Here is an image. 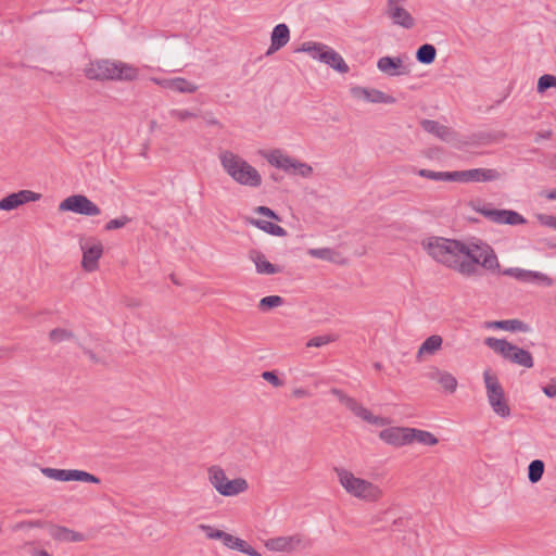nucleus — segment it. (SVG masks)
Here are the masks:
<instances>
[{"mask_svg":"<svg viewBox=\"0 0 556 556\" xmlns=\"http://www.w3.org/2000/svg\"><path fill=\"white\" fill-rule=\"evenodd\" d=\"M422 245L433 260L464 276L478 275L479 266L491 273H500L498 258L488 243L467 245L458 240L434 237Z\"/></svg>","mask_w":556,"mask_h":556,"instance_id":"1","label":"nucleus"},{"mask_svg":"<svg viewBox=\"0 0 556 556\" xmlns=\"http://www.w3.org/2000/svg\"><path fill=\"white\" fill-rule=\"evenodd\" d=\"M218 157L223 169L237 184L252 188L262 185V176L257 169L238 154L229 150H223Z\"/></svg>","mask_w":556,"mask_h":556,"instance_id":"2","label":"nucleus"},{"mask_svg":"<svg viewBox=\"0 0 556 556\" xmlns=\"http://www.w3.org/2000/svg\"><path fill=\"white\" fill-rule=\"evenodd\" d=\"M85 75L91 80H134L138 70L121 61L101 59L91 61L85 68Z\"/></svg>","mask_w":556,"mask_h":556,"instance_id":"3","label":"nucleus"},{"mask_svg":"<svg viewBox=\"0 0 556 556\" xmlns=\"http://www.w3.org/2000/svg\"><path fill=\"white\" fill-rule=\"evenodd\" d=\"M334 471L341 486L350 495L365 502H378L382 497V490L370 481L357 478L344 468H334Z\"/></svg>","mask_w":556,"mask_h":556,"instance_id":"4","label":"nucleus"},{"mask_svg":"<svg viewBox=\"0 0 556 556\" xmlns=\"http://www.w3.org/2000/svg\"><path fill=\"white\" fill-rule=\"evenodd\" d=\"M484 344L500 354L503 358L522 366L525 368H532L534 365L532 354L521 349L505 339H497L494 337H488L484 340Z\"/></svg>","mask_w":556,"mask_h":556,"instance_id":"5","label":"nucleus"},{"mask_svg":"<svg viewBox=\"0 0 556 556\" xmlns=\"http://www.w3.org/2000/svg\"><path fill=\"white\" fill-rule=\"evenodd\" d=\"M296 51L309 53L313 59L329 65L341 74H345L350 71V67L343 58L337 51L324 43L307 41L304 42Z\"/></svg>","mask_w":556,"mask_h":556,"instance_id":"6","label":"nucleus"},{"mask_svg":"<svg viewBox=\"0 0 556 556\" xmlns=\"http://www.w3.org/2000/svg\"><path fill=\"white\" fill-rule=\"evenodd\" d=\"M483 380L486 396L492 410L502 418L510 416V407L505 397V392L495 374L490 369L484 370Z\"/></svg>","mask_w":556,"mask_h":556,"instance_id":"7","label":"nucleus"},{"mask_svg":"<svg viewBox=\"0 0 556 556\" xmlns=\"http://www.w3.org/2000/svg\"><path fill=\"white\" fill-rule=\"evenodd\" d=\"M468 205L473 211L495 224L516 226L527 223L526 218L521 214L513 210L492 208L489 205H482L479 200L470 201Z\"/></svg>","mask_w":556,"mask_h":556,"instance_id":"8","label":"nucleus"},{"mask_svg":"<svg viewBox=\"0 0 556 556\" xmlns=\"http://www.w3.org/2000/svg\"><path fill=\"white\" fill-rule=\"evenodd\" d=\"M330 392L336 395L339 402L343 404L350 412H352L356 417L363 419L364 421L378 427L389 424L387 418L375 416L368 408L364 407L354 397L345 394L342 390L333 388Z\"/></svg>","mask_w":556,"mask_h":556,"instance_id":"9","label":"nucleus"},{"mask_svg":"<svg viewBox=\"0 0 556 556\" xmlns=\"http://www.w3.org/2000/svg\"><path fill=\"white\" fill-rule=\"evenodd\" d=\"M267 161L273 166L283 169L287 173L308 177L313 173L311 165L302 163L293 157L283 154L280 150H274L267 155Z\"/></svg>","mask_w":556,"mask_h":556,"instance_id":"10","label":"nucleus"},{"mask_svg":"<svg viewBox=\"0 0 556 556\" xmlns=\"http://www.w3.org/2000/svg\"><path fill=\"white\" fill-rule=\"evenodd\" d=\"M59 211L73 212L85 216H97L101 213L100 207L84 194L67 197L60 203Z\"/></svg>","mask_w":556,"mask_h":556,"instance_id":"11","label":"nucleus"},{"mask_svg":"<svg viewBox=\"0 0 556 556\" xmlns=\"http://www.w3.org/2000/svg\"><path fill=\"white\" fill-rule=\"evenodd\" d=\"M79 244L83 251V269L87 273L97 270L99 268V260L103 254V244L94 238L85 241L80 240Z\"/></svg>","mask_w":556,"mask_h":556,"instance_id":"12","label":"nucleus"},{"mask_svg":"<svg viewBox=\"0 0 556 556\" xmlns=\"http://www.w3.org/2000/svg\"><path fill=\"white\" fill-rule=\"evenodd\" d=\"M41 472L47 478L58 481H80L88 483H100V479L87 471L78 469H56V468H41Z\"/></svg>","mask_w":556,"mask_h":556,"instance_id":"13","label":"nucleus"},{"mask_svg":"<svg viewBox=\"0 0 556 556\" xmlns=\"http://www.w3.org/2000/svg\"><path fill=\"white\" fill-rule=\"evenodd\" d=\"M350 92L354 99L368 103L394 104L396 102V99L393 96L375 88L354 86L350 89Z\"/></svg>","mask_w":556,"mask_h":556,"instance_id":"14","label":"nucleus"},{"mask_svg":"<svg viewBox=\"0 0 556 556\" xmlns=\"http://www.w3.org/2000/svg\"><path fill=\"white\" fill-rule=\"evenodd\" d=\"M501 177L498 170L493 168H472L467 170H455L454 181H493Z\"/></svg>","mask_w":556,"mask_h":556,"instance_id":"15","label":"nucleus"},{"mask_svg":"<svg viewBox=\"0 0 556 556\" xmlns=\"http://www.w3.org/2000/svg\"><path fill=\"white\" fill-rule=\"evenodd\" d=\"M266 547L274 552H293L298 548H305L308 543L300 534L290 536H278L269 539L266 542Z\"/></svg>","mask_w":556,"mask_h":556,"instance_id":"16","label":"nucleus"},{"mask_svg":"<svg viewBox=\"0 0 556 556\" xmlns=\"http://www.w3.org/2000/svg\"><path fill=\"white\" fill-rule=\"evenodd\" d=\"M41 194L31 190H21L18 192L10 193L0 200V211H12L18 206L40 200Z\"/></svg>","mask_w":556,"mask_h":556,"instance_id":"17","label":"nucleus"},{"mask_svg":"<svg viewBox=\"0 0 556 556\" xmlns=\"http://www.w3.org/2000/svg\"><path fill=\"white\" fill-rule=\"evenodd\" d=\"M410 428L390 427L379 432V438L394 447H401L410 444Z\"/></svg>","mask_w":556,"mask_h":556,"instance_id":"18","label":"nucleus"},{"mask_svg":"<svg viewBox=\"0 0 556 556\" xmlns=\"http://www.w3.org/2000/svg\"><path fill=\"white\" fill-rule=\"evenodd\" d=\"M502 275L514 277L517 280L523 282L538 281L539 283L547 287H551L554 283V280L543 273L526 270L521 268H506L502 271Z\"/></svg>","mask_w":556,"mask_h":556,"instance_id":"19","label":"nucleus"},{"mask_svg":"<svg viewBox=\"0 0 556 556\" xmlns=\"http://www.w3.org/2000/svg\"><path fill=\"white\" fill-rule=\"evenodd\" d=\"M384 13L394 25L401 26L405 29H410L415 26V18L402 5L393 4L392 2L387 3Z\"/></svg>","mask_w":556,"mask_h":556,"instance_id":"20","label":"nucleus"},{"mask_svg":"<svg viewBox=\"0 0 556 556\" xmlns=\"http://www.w3.org/2000/svg\"><path fill=\"white\" fill-rule=\"evenodd\" d=\"M377 67L384 74L390 76H400L408 74L403 65L401 58L382 56L377 62Z\"/></svg>","mask_w":556,"mask_h":556,"instance_id":"21","label":"nucleus"},{"mask_svg":"<svg viewBox=\"0 0 556 556\" xmlns=\"http://www.w3.org/2000/svg\"><path fill=\"white\" fill-rule=\"evenodd\" d=\"M421 127L425 131L435 135L438 138L445 142H451L456 137V134L452 128L442 125L437 121L424 119L421 122Z\"/></svg>","mask_w":556,"mask_h":556,"instance_id":"22","label":"nucleus"},{"mask_svg":"<svg viewBox=\"0 0 556 556\" xmlns=\"http://www.w3.org/2000/svg\"><path fill=\"white\" fill-rule=\"evenodd\" d=\"M290 39V30L286 24H278L274 27L270 36V46L267 55L280 50Z\"/></svg>","mask_w":556,"mask_h":556,"instance_id":"23","label":"nucleus"},{"mask_svg":"<svg viewBox=\"0 0 556 556\" xmlns=\"http://www.w3.org/2000/svg\"><path fill=\"white\" fill-rule=\"evenodd\" d=\"M484 328L486 329H502L511 332H528L530 327L528 324L520 319L494 320L485 321Z\"/></svg>","mask_w":556,"mask_h":556,"instance_id":"24","label":"nucleus"},{"mask_svg":"<svg viewBox=\"0 0 556 556\" xmlns=\"http://www.w3.org/2000/svg\"><path fill=\"white\" fill-rule=\"evenodd\" d=\"M250 258L254 262L258 274L274 275L281 271V268L268 262L265 255L256 250L250 252Z\"/></svg>","mask_w":556,"mask_h":556,"instance_id":"25","label":"nucleus"},{"mask_svg":"<svg viewBox=\"0 0 556 556\" xmlns=\"http://www.w3.org/2000/svg\"><path fill=\"white\" fill-rule=\"evenodd\" d=\"M50 534L54 540L63 542H81L85 540L84 534L65 527H53Z\"/></svg>","mask_w":556,"mask_h":556,"instance_id":"26","label":"nucleus"},{"mask_svg":"<svg viewBox=\"0 0 556 556\" xmlns=\"http://www.w3.org/2000/svg\"><path fill=\"white\" fill-rule=\"evenodd\" d=\"M442 343V337L439 334H432L428 337L419 346L417 357H421L422 355H433L441 349Z\"/></svg>","mask_w":556,"mask_h":556,"instance_id":"27","label":"nucleus"},{"mask_svg":"<svg viewBox=\"0 0 556 556\" xmlns=\"http://www.w3.org/2000/svg\"><path fill=\"white\" fill-rule=\"evenodd\" d=\"M249 489L248 481L243 478H236L233 480H227V482L223 485L222 495L224 496H235L240 493L245 492Z\"/></svg>","mask_w":556,"mask_h":556,"instance_id":"28","label":"nucleus"},{"mask_svg":"<svg viewBox=\"0 0 556 556\" xmlns=\"http://www.w3.org/2000/svg\"><path fill=\"white\" fill-rule=\"evenodd\" d=\"M437 56V49L431 43L421 45L416 51V60L421 63L429 65L434 62Z\"/></svg>","mask_w":556,"mask_h":556,"instance_id":"29","label":"nucleus"},{"mask_svg":"<svg viewBox=\"0 0 556 556\" xmlns=\"http://www.w3.org/2000/svg\"><path fill=\"white\" fill-rule=\"evenodd\" d=\"M410 444L418 442L424 445L433 446L438 444V439L429 431L410 428Z\"/></svg>","mask_w":556,"mask_h":556,"instance_id":"30","label":"nucleus"},{"mask_svg":"<svg viewBox=\"0 0 556 556\" xmlns=\"http://www.w3.org/2000/svg\"><path fill=\"white\" fill-rule=\"evenodd\" d=\"M208 480L220 494L223 491V485L227 482L228 478L226 477L223 468L219 466H212L208 468Z\"/></svg>","mask_w":556,"mask_h":556,"instance_id":"31","label":"nucleus"},{"mask_svg":"<svg viewBox=\"0 0 556 556\" xmlns=\"http://www.w3.org/2000/svg\"><path fill=\"white\" fill-rule=\"evenodd\" d=\"M251 224L269 235L277 236V237L287 236V231L285 228H282L281 226L277 225V224H274L271 222L263 220V219H251Z\"/></svg>","mask_w":556,"mask_h":556,"instance_id":"32","label":"nucleus"},{"mask_svg":"<svg viewBox=\"0 0 556 556\" xmlns=\"http://www.w3.org/2000/svg\"><path fill=\"white\" fill-rule=\"evenodd\" d=\"M418 175L420 177L437 180V181H454V172H434L431 169H419Z\"/></svg>","mask_w":556,"mask_h":556,"instance_id":"33","label":"nucleus"},{"mask_svg":"<svg viewBox=\"0 0 556 556\" xmlns=\"http://www.w3.org/2000/svg\"><path fill=\"white\" fill-rule=\"evenodd\" d=\"M545 465L541 459H534L528 467V479L531 483L539 482L544 473Z\"/></svg>","mask_w":556,"mask_h":556,"instance_id":"34","label":"nucleus"},{"mask_svg":"<svg viewBox=\"0 0 556 556\" xmlns=\"http://www.w3.org/2000/svg\"><path fill=\"white\" fill-rule=\"evenodd\" d=\"M198 528L205 533L207 539L220 540L223 544L226 545L229 533L215 529L214 527L204 523L199 525Z\"/></svg>","mask_w":556,"mask_h":556,"instance_id":"35","label":"nucleus"},{"mask_svg":"<svg viewBox=\"0 0 556 556\" xmlns=\"http://www.w3.org/2000/svg\"><path fill=\"white\" fill-rule=\"evenodd\" d=\"M172 90L181 92V93H193L198 90V86L188 81L182 77L173 78Z\"/></svg>","mask_w":556,"mask_h":556,"instance_id":"36","label":"nucleus"},{"mask_svg":"<svg viewBox=\"0 0 556 556\" xmlns=\"http://www.w3.org/2000/svg\"><path fill=\"white\" fill-rule=\"evenodd\" d=\"M285 300L279 295H268L258 302V308L261 311H268L282 305Z\"/></svg>","mask_w":556,"mask_h":556,"instance_id":"37","label":"nucleus"},{"mask_svg":"<svg viewBox=\"0 0 556 556\" xmlns=\"http://www.w3.org/2000/svg\"><path fill=\"white\" fill-rule=\"evenodd\" d=\"M338 340V336L337 334H332V333H329V334H324V336H317V337H313L312 339H309L307 342H306V346L307 348H320V346H324L328 343H332L334 341Z\"/></svg>","mask_w":556,"mask_h":556,"instance_id":"38","label":"nucleus"},{"mask_svg":"<svg viewBox=\"0 0 556 556\" xmlns=\"http://www.w3.org/2000/svg\"><path fill=\"white\" fill-rule=\"evenodd\" d=\"M75 336L72 331L63 328L52 329L49 333V339L53 343H60L73 339Z\"/></svg>","mask_w":556,"mask_h":556,"instance_id":"39","label":"nucleus"},{"mask_svg":"<svg viewBox=\"0 0 556 556\" xmlns=\"http://www.w3.org/2000/svg\"><path fill=\"white\" fill-rule=\"evenodd\" d=\"M552 87L556 88V76L545 74L539 78L536 87L538 92L543 93Z\"/></svg>","mask_w":556,"mask_h":556,"instance_id":"40","label":"nucleus"},{"mask_svg":"<svg viewBox=\"0 0 556 556\" xmlns=\"http://www.w3.org/2000/svg\"><path fill=\"white\" fill-rule=\"evenodd\" d=\"M439 383L445 391L451 392V393L455 392V390L457 388L456 378L447 371H445L444 375L442 377H440Z\"/></svg>","mask_w":556,"mask_h":556,"instance_id":"41","label":"nucleus"},{"mask_svg":"<svg viewBox=\"0 0 556 556\" xmlns=\"http://www.w3.org/2000/svg\"><path fill=\"white\" fill-rule=\"evenodd\" d=\"M130 222V218L126 215H123L118 218L111 219L104 226L106 231L115 230L125 227Z\"/></svg>","mask_w":556,"mask_h":556,"instance_id":"42","label":"nucleus"},{"mask_svg":"<svg viewBox=\"0 0 556 556\" xmlns=\"http://www.w3.org/2000/svg\"><path fill=\"white\" fill-rule=\"evenodd\" d=\"M248 543L244 540L229 534L225 546L231 549H237L242 553V549H245Z\"/></svg>","mask_w":556,"mask_h":556,"instance_id":"43","label":"nucleus"},{"mask_svg":"<svg viewBox=\"0 0 556 556\" xmlns=\"http://www.w3.org/2000/svg\"><path fill=\"white\" fill-rule=\"evenodd\" d=\"M169 115L180 122H185L190 118H195L198 115L189 110H170Z\"/></svg>","mask_w":556,"mask_h":556,"instance_id":"44","label":"nucleus"},{"mask_svg":"<svg viewBox=\"0 0 556 556\" xmlns=\"http://www.w3.org/2000/svg\"><path fill=\"white\" fill-rule=\"evenodd\" d=\"M308 254L314 257L321 258V260H331L332 251L328 248L309 249Z\"/></svg>","mask_w":556,"mask_h":556,"instance_id":"45","label":"nucleus"},{"mask_svg":"<svg viewBox=\"0 0 556 556\" xmlns=\"http://www.w3.org/2000/svg\"><path fill=\"white\" fill-rule=\"evenodd\" d=\"M262 378L276 388L282 387L283 381L276 375L275 371H264Z\"/></svg>","mask_w":556,"mask_h":556,"instance_id":"46","label":"nucleus"},{"mask_svg":"<svg viewBox=\"0 0 556 556\" xmlns=\"http://www.w3.org/2000/svg\"><path fill=\"white\" fill-rule=\"evenodd\" d=\"M255 212L261 214V215H264L266 217H269L271 219H275V220H280V217L269 207L267 206H257L255 208Z\"/></svg>","mask_w":556,"mask_h":556,"instance_id":"47","label":"nucleus"},{"mask_svg":"<svg viewBox=\"0 0 556 556\" xmlns=\"http://www.w3.org/2000/svg\"><path fill=\"white\" fill-rule=\"evenodd\" d=\"M544 394L548 397L556 396V378H552L549 382L542 388Z\"/></svg>","mask_w":556,"mask_h":556,"instance_id":"48","label":"nucleus"},{"mask_svg":"<svg viewBox=\"0 0 556 556\" xmlns=\"http://www.w3.org/2000/svg\"><path fill=\"white\" fill-rule=\"evenodd\" d=\"M538 218L542 225L556 228V217L552 215L541 214L538 216Z\"/></svg>","mask_w":556,"mask_h":556,"instance_id":"49","label":"nucleus"},{"mask_svg":"<svg viewBox=\"0 0 556 556\" xmlns=\"http://www.w3.org/2000/svg\"><path fill=\"white\" fill-rule=\"evenodd\" d=\"M151 80L161 86L162 88H165V89H170L172 90V84H173V78H169V79H161V78H151Z\"/></svg>","mask_w":556,"mask_h":556,"instance_id":"50","label":"nucleus"},{"mask_svg":"<svg viewBox=\"0 0 556 556\" xmlns=\"http://www.w3.org/2000/svg\"><path fill=\"white\" fill-rule=\"evenodd\" d=\"M444 372L445 371L440 370L439 368H433L431 371H429L428 377L431 380H435L437 382H439L440 377H442Z\"/></svg>","mask_w":556,"mask_h":556,"instance_id":"51","label":"nucleus"},{"mask_svg":"<svg viewBox=\"0 0 556 556\" xmlns=\"http://www.w3.org/2000/svg\"><path fill=\"white\" fill-rule=\"evenodd\" d=\"M292 395L296 399L309 396V392L302 388H296L292 391Z\"/></svg>","mask_w":556,"mask_h":556,"instance_id":"52","label":"nucleus"},{"mask_svg":"<svg viewBox=\"0 0 556 556\" xmlns=\"http://www.w3.org/2000/svg\"><path fill=\"white\" fill-rule=\"evenodd\" d=\"M242 553L249 555V556H262L261 553H258L256 549H254L251 545H247L245 549H242Z\"/></svg>","mask_w":556,"mask_h":556,"instance_id":"53","label":"nucleus"},{"mask_svg":"<svg viewBox=\"0 0 556 556\" xmlns=\"http://www.w3.org/2000/svg\"><path fill=\"white\" fill-rule=\"evenodd\" d=\"M551 137H552V131L551 130H547V131H544V132H539L538 136H536L535 141H539L540 138L548 139Z\"/></svg>","mask_w":556,"mask_h":556,"instance_id":"54","label":"nucleus"},{"mask_svg":"<svg viewBox=\"0 0 556 556\" xmlns=\"http://www.w3.org/2000/svg\"><path fill=\"white\" fill-rule=\"evenodd\" d=\"M545 197L548 200H556V188L553 189L552 191L547 192Z\"/></svg>","mask_w":556,"mask_h":556,"instance_id":"55","label":"nucleus"},{"mask_svg":"<svg viewBox=\"0 0 556 556\" xmlns=\"http://www.w3.org/2000/svg\"><path fill=\"white\" fill-rule=\"evenodd\" d=\"M156 128H157L156 121H154V119L150 121V124H149L150 131H154Z\"/></svg>","mask_w":556,"mask_h":556,"instance_id":"56","label":"nucleus"},{"mask_svg":"<svg viewBox=\"0 0 556 556\" xmlns=\"http://www.w3.org/2000/svg\"><path fill=\"white\" fill-rule=\"evenodd\" d=\"M34 556H52V555H50L47 551L41 549V551L35 552Z\"/></svg>","mask_w":556,"mask_h":556,"instance_id":"57","label":"nucleus"},{"mask_svg":"<svg viewBox=\"0 0 556 556\" xmlns=\"http://www.w3.org/2000/svg\"><path fill=\"white\" fill-rule=\"evenodd\" d=\"M207 123L210 125H219V122L216 118H214V117L208 118Z\"/></svg>","mask_w":556,"mask_h":556,"instance_id":"58","label":"nucleus"},{"mask_svg":"<svg viewBox=\"0 0 556 556\" xmlns=\"http://www.w3.org/2000/svg\"><path fill=\"white\" fill-rule=\"evenodd\" d=\"M86 354H87L91 359H96V356H94L93 352H91V351H89V350H88V351H86Z\"/></svg>","mask_w":556,"mask_h":556,"instance_id":"59","label":"nucleus"},{"mask_svg":"<svg viewBox=\"0 0 556 556\" xmlns=\"http://www.w3.org/2000/svg\"><path fill=\"white\" fill-rule=\"evenodd\" d=\"M374 366H375V368H376L377 370H380V369H381V364H380V363H375V365H374Z\"/></svg>","mask_w":556,"mask_h":556,"instance_id":"60","label":"nucleus"},{"mask_svg":"<svg viewBox=\"0 0 556 556\" xmlns=\"http://www.w3.org/2000/svg\"><path fill=\"white\" fill-rule=\"evenodd\" d=\"M400 523H402V519L401 518L394 520V522H393L394 526L400 525Z\"/></svg>","mask_w":556,"mask_h":556,"instance_id":"61","label":"nucleus"},{"mask_svg":"<svg viewBox=\"0 0 556 556\" xmlns=\"http://www.w3.org/2000/svg\"><path fill=\"white\" fill-rule=\"evenodd\" d=\"M271 178H273L274 180H278V177H277V176H275V175H271Z\"/></svg>","mask_w":556,"mask_h":556,"instance_id":"62","label":"nucleus"}]
</instances>
